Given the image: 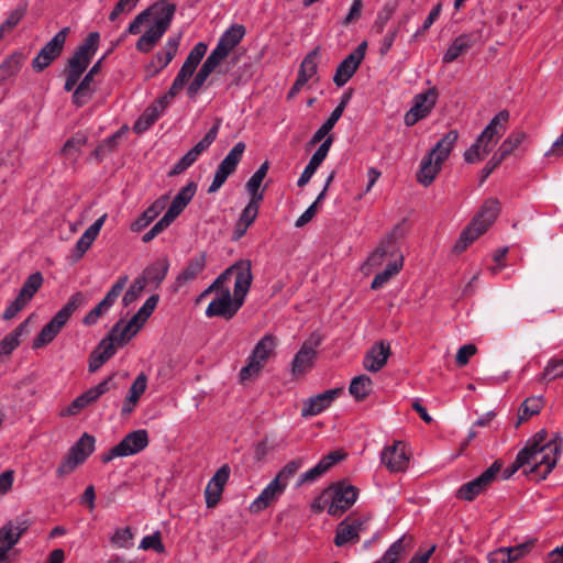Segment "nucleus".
<instances>
[{"mask_svg":"<svg viewBox=\"0 0 563 563\" xmlns=\"http://www.w3.org/2000/svg\"><path fill=\"white\" fill-rule=\"evenodd\" d=\"M521 450H526L527 456L533 461V465L526 470L525 474L543 481L553 471L562 454L563 439L556 432L548 440V432L542 429L530 438Z\"/></svg>","mask_w":563,"mask_h":563,"instance_id":"nucleus-1","label":"nucleus"},{"mask_svg":"<svg viewBox=\"0 0 563 563\" xmlns=\"http://www.w3.org/2000/svg\"><path fill=\"white\" fill-rule=\"evenodd\" d=\"M155 9L151 16H153L152 26L137 40L135 48L141 53H148L156 45V43L166 33L172 24L176 12V4L159 0L152 4Z\"/></svg>","mask_w":563,"mask_h":563,"instance_id":"nucleus-2","label":"nucleus"},{"mask_svg":"<svg viewBox=\"0 0 563 563\" xmlns=\"http://www.w3.org/2000/svg\"><path fill=\"white\" fill-rule=\"evenodd\" d=\"M500 211V203L496 198L487 199L472 222L462 231L454 249L457 252L464 251L468 244L487 231Z\"/></svg>","mask_w":563,"mask_h":563,"instance_id":"nucleus-3","label":"nucleus"},{"mask_svg":"<svg viewBox=\"0 0 563 563\" xmlns=\"http://www.w3.org/2000/svg\"><path fill=\"white\" fill-rule=\"evenodd\" d=\"M244 287V280L240 278L234 285L233 297L229 288L219 289L216 298L207 307L206 316L208 318L232 319L244 303L246 297Z\"/></svg>","mask_w":563,"mask_h":563,"instance_id":"nucleus-4","label":"nucleus"},{"mask_svg":"<svg viewBox=\"0 0 563 563\" xmlns=\"http://www.w3.org/2000/svg\"><path fill=\"white\" fill-rule=\"evenodd\" d=\"M276 347L277 339L275 335L266 333L262 336L249 355L246 364L240 369L241 380L245 382L257 376L274 354Z\"/></svg>","mask_w":563,"mask_h":563,"instance_id":"nucleus-5","label":"nucleus"},{"mask_svg":"<svg viewBox=\"0 0 563 563\" xmlns=\"http://www.w3.org/2000/svg\"><path fill=\"white\" fill-rule=\"evenodd\" d=\"M150 443L145 429L129 432L117 445L100 455L102 463L107 464L117 457L135 455L143 451Z\"/></svg>","mask_w":563,"mask_h":563,"instance_id":"nucleus-6","label":"nucleus"},{"mask_svg":"<svg viewBox=\"0 0 563 563\" xmlns=\"http://www.w3.org/2000/svg\"><path fill=\"white\" fill-rule=\"evenodd\" d=\"M503 463L500 460H496L487 470H485L476 478L463 484L456 490V498L461 500L472 501L479 494L485 492L489 485L497 478L500 472Z\"/></svg>","mask_w":563,"mask_h":563,"instance_id":"nucleus-7","label":"nucleus"},{"mask_svg":"<svg viewBox=\"0 0 563 563\" xmlns=\"http://www.w3.org/2000/svg\"><path fill=\"white\" fill-rule=\"evenodd\" d=\"M369 520L368 516H347L336 527L334 544L336 547H344L349 543H357L360 534L368 529Z\"/></svg>","mask_w":563,"mask_h":563,"instance_id":"nucleus-8","label":"nucleus"},{"mask_svg":"<svg viewBox=\"0 0 563 563\" xmlns=\"http://www.w3.org/2000/svg\"><path fill=\"white\" fill-rule=\"evenodd\" d=\"M245 143L238 142L218 165L212 183L210 184L207 192H217L227 181L228 177L233 174L242 159L245 151Z\"/></svg>","mask_w":563,"mask_h":563,"instance_id":"nucleus-9","label":"nucleus"},{"mask_svg":"<svg viewBox=\"0 0 563 563\" xmlns=\"http://www.w3.org/2000/svg\"><path fill=\"white\" fill-rule=\"evenodd\" d=\"M120 325L114 324L106 338H103L98 345L92 350L88 360V371L96 373L107 361H109L117 352L118 338Z\"/></svg>","mask_w":563,"mask_h":563,"instance_id":"nucleus-10","label":"nucleus"},{"mask_svg":"<svg viewBox=\"0 0 563 563\" xmlns=\"http://www.w3.org/2000/svg\"><path fill=\"white\" fill-rule=\"evenodd\" d=\"M128 279L129 278L126 275L118 278V280L110 287L104 298L82 318L81 322L84 325H95L98 322L99 318L106 314L111 309V307L119 298L121 291L125 287Z\"/></svg>","mask_w":563,"mask_h":563,"instance_id":"nucleus-11","label":"nucleus"},{"mask_svg":"<svg viewBox=\"0 0 563 563\" xmlns=\"http://www.w3.org/2000/svg\"><path fill=\"white\" fill-rule=\"evenodd\" d=\"M367 43L363 41L338 66L333 82L338 87L344 86L356 73L366 54Z\"/></svg>","mask_w":563,"mask_h":563,"instance_id":"nucleus-12","label":"nucleus"},{"mask_svg":"<svg viewBox=\"0 0 563 563\" xmlns=\"http://www.w3.org/2000/svg\"><path fill=\"white\" fill-rule=\"evenodd\" d=\"M332 501L328 508V514L333 517H339L351 508L357 499L358 490L355 486L338 483L333 487Z\"/></svg>","mask_w":563,"mask_h":563,"instance_id":"nucleus-13","label":"nucleus"},{"mask_svg":"<svg viewBox=\"0 0 563 563\" xmlns=\"http://www.w3.org/2000/svg\"><path fill=\"white\" fill-rule=\"evenodd\" d=\"M342 393L341 388H332L309 397L303 401L301 417H314L328 409Z\"/></svg>","mask_w":563,"mask_h":563,"instance_id":"nucleus-14","label":"nucleus"},{"mask_svg":"<svg viewBox=\"0 0 563 563\" xmlns=\"http://www.w3.org/2000/svg\"><path fill=\"white\" fill-rule=\"evenodd\" d=\"M180 40V33L168 37L163 49L156 54L155 60H152V63L146 68L148 77L156 76L163 68H165L173 60L178 51Z\"/></svg>","mask_w":563,"mask_h":563,"instance_id":"nucleus-15","label":"nucleus"},{"mask_svg":"<svg viewBox=\"0 0 563 563\" xmlns=\"http://www.w3.org/2000/svg\"><path fill=\"white\" fill-rule=\"evenodd\" d=\"M401 224H397L393 231L380 242L379 246L368 256L367 263L372 266L380 265L387 255L394 256L399 253L396 240L404 235Z\"/></svg>","mask_w":563,"mask_h":563,"instance_id":"nucleus-16","label":"nucleus"},{"mask_svg":"<svg viewBox=\"0 0 563 563\" xmlns=\"http://www.w3.org/2000/svg\"><path fill=\"white\" fill-rule=\"evenodd\" d=\"M479 41L478 32L463 33L455 37L442 56L444 64L456 60L461 55L467 53Z\"/></svg>","mask_w":563,"mask_h":563,"instance_id":"nucleus-17","label":"nucleus"},{"mask_svg":"<svg viewBox=\"0 0 563 563\" xmlns=\"http://www.w3.org/2000/svg\"><path fill=\"white\" fill-rule=\"evenodd\" d=\"M169 269V262L167 257H162L154 261L152 264L146 266L142 274L137 276L136 282L142 283V288L153 285L154 288H158L163 280L166 278Z\"/></svg>","mask_w":563,"mask_h":563,"instance_id":"nucleus-18","label":"nucleus"},{"mask_svg":"<svg viewBox=\"0 0 563 563\" xmlns=\"http://www.w3.org/2000/svg\"><path fill=\"white\" fill-rule=\"evenodd\" d=\"M234 274L235 275V282L234 285L238 283L240 278L244 280L245 285V295H247L250 287L252 285L253 275H252V263L250 260H239L233 265L228 267L223 273H221L213 284L218 288H222L220 285L227 280L228 276Z\"/></svg>","mask_w":563,"mask_h":563,"instance_id":"nucleus-19","label":"nucleus"},{"mask_svg":"<svg viewBox=\"0 0 563 563\" xmlns=\"http://www.w3.org/2000/svg\"><path fill=\"white\" fill-rule=\"evenodd\" d=\"M380 461L390 472L397 473L404 472L407 468L409 457L405 452L402 443L395 442L391 446L383 450Z\"/></svg>","mask_w":563,"mask_h":563,"instance_id":"nucleus-20","label":"nucleus"},{"mask_svg":"<svg viewBox=\"0 0 563 563\" xmlns=\"http://www.w3.org/2000/svg\"><path fill=\"white\" fill-rule=\"evenodd\" d=\"M390 354V345L386 341L375 343L365 354L363 366L366 371L376 373L387 363Z\"/></svg>","mask_w":563,"mask_h":563,"instance_id":"nucleus-21","label":"nucleus"},{"mask_svg":"<svg viewBox=\"0 0 563 563\" xmlns=\"http://www.w3.org/2000/svg\"><path fill=\"white\" fill-rule=\"evenodd\" d=\"M332 143H333V136L330 135L317 148V151L311 156L309 163L305 167L303 172L301 173V175L297 181L298 187H303L309 183V180L311 179V177L313 176V174L316 173L318 167L322 164V162L328 156V153L330 151Z\"/></svg>","mask_w":563,"mask_h":563,"instance_id":"nucleus-22","label":"nucleus"},{"mask_svg":"<svg viewBox=\"0 0 563 563\" xmlns=\"http://www.w3.org/2000/svg\"><path fill=\"white\" fill-rule=\"evenodd\" d=\"M107 219V214H102L91 225H89L81 236L76 242L71 256L74 261L80 260L85 253L90 249L96 238L99 235V232Z\"/></svg>","mask_w":563,"mask_h":563,"instance_id":"nucleus-23","label":"nucleus"},{"mask_svg":"<svg viewBox=\"0 0 563 563\" xmlns=\"http://www.w3.org/2000/svg\"><path fill=\"white\" fill-rule=\"evenodd\" d=\"M316 357L317 351L314 347L303 343L290 363L291 375L299 377L306 374L313 366Z\"/></svg>","mask_w":563,"mask_h":563,"instance_id":"nucleus-24","label":"nucleus"},{"mask_svg":"<svg viewBox=\"0 0 563 563\" xmlns=\"http://www.w3.org/2000/svg\"><path fill=\"white\" fill-rule=\"evenodd\" d=\"M285 489L286 484H280L276 478H274L251 503L250 511L256 514L266 509L272 501L276 500L285 492Z\"/></svg>","mask_w":563,"mask_h":563,"instance_id":"nucleus-25","label":"nucleus"},{"mask_svg":"<svg viewBox=\"0 0 563 563\" xmlns=\"http://www.w3.org/2000/svg\"><path fill=\"white\" fill-rule=\"evenodd\" d=\"M197 184L192 180L189 181L186 186H184L174 197L170 206L165 212L167 217L175 221V219L184 211V209L191 201L197 191Z\"/></svg>","mask_w":563,"mask_h":563,"instance_id":"nucleus-26","label":"nucleus"},{"mask_svg":"<svg viewBox=\"0 0 563 563\" xmlns=\"http://www.w3.org/2000/svg\"><path fill=\"white\" fill-rule=\"evenodd\" d=\"M350 100V95L344 93L341 98L340 103L334 108L330 117L323 122V124L314 132L310 140L311 145H316L321 142L323 139L325 140L327 135L334 128L339 119L342 117V113Z\"/></svg>","mask_w":563,"mask_h":563,"instance_id":"nucleus-27","label":"nucleus"},{"mask_svg":"<svg viewBox=\"0 0 563 563\" xmlns=\"http://www.w3.org/2000/svg\"><path fill=\"white\" fill-rule=\"evenodd\" d=\"M167 197L163 196L156 199L150 207H147L135 221L131 223V231L140 232L148 227L165 209Z\"/></svg>","mask_w":563,"mask_h":563,"instance_id":"nucleus-28","label":"nucleus"},{"mask_svg":"<svg viewBox=\"0 0 563 563\" xmlns=\"http://www.w3.org/2000/svg\"><path fill=\"white\" fill-rule=\"evenodd\" d=\"M65 323L54 314L53 318L42 328L37 336L33 340L32 347L41 349L49 344L62 331Z\"/></svg>","mask_w":563,"mask_h":563,"instance_id":"nucleus-29","label":"nucleus"},{"mask_svg":"<svg viewBox=\"0 0 563 563\" xmlns=\"http://www.w3.org/2000/svg\"><path fill=\"white\" fill-rule=\"evenodd\" d=\"M457 139L459 132L456 130H450L437 142L428 154L435 157L438 162L444 163L455 147Z\"/></svg>","mask_w":563,"mask_h":563,"instance_id":"nucleus-30","label":"nucleus"},{"mask_svg":"<svg viewBox=\"0 0 563 563\" xmlns=\"http://www.w3.org/2000/svg\"><path fill=\"white\" fill-rule=\"evenodd\" d=\"M26 529V521H21L19 525H14L12 521L7 522L0 529V545L9 551L19 542L21 536Z\"/></svg>","mask_w":563,"mask_h":563,"instance_id":"nucleus-31","label":"nucleus"},{"mask_svg":"<svg viewBox=\"0 0 563 563\" xmlns=\"http://www.w3.org/2000/svg\"><path fill=\"white\" fill-rule=\"evenodd\" d=\"M206 267V255L200 253L191 257L187 266L178 274L176 283L179 287L184 286L188 282L196 279Z\"/></svg>","mask_w":563,"mask_h":563,"instance_id":"nucleus-32","label":"nucleus"},{"mask_svg":"<svg viewBox=\"0 0 563 563\" xmlns=\"http://www.w3.org/2000/svg\"><path fill=\"white\" fill-rule=\"evenodd\" d=\"M208 46L205 42H198L189 52L186 60L180 67L178 74L185 77L187 80L194 75L197 66L206 55Z\"/></svg>","mask_w":563,"mask_h":563,"instance_id":"nucleus-33","label":"nucleus"},{"mask_svg":"<svg viewBox=\"0 0 563 563\" xmlns=\"http://www.w3.org/2000/svg\"><path fill=\"white\" fill-rule=\"evenodd\" d=\"M442 164L443 163L438 162L435 157L427 154L421 159L420 167L417 173V180L426 187L431 185L435 176L441 170Z\"/></svg>","mask_w":563,"mask_h":563,"instance_id":"nucleus-34","label":"nucleus"},{"mask_svg":"<svg viewBox=\"0 0 563 563\" xmlns=\"http://www.w3.org/2000/svg\"><path fill=\"white\" fill-rule=\"evenodd\" d=\"M145 321L137 313H135L126 323L123 320H119L115 324L120 325L119 332H117L118 345L124 346L143 327Z\"/></svg>","mask_w":563,"mask_h":563,"instance_id":"nucleus-35","label":"nucleus"},{"mask_svg":"<svg viewBox=\"0 0 563 563\" xmlns=\"http://www.w3.org/2000/svg\"><path fill=\"white\" fill-rule=\"evenodd\" d=\"M438 99V90L435 87L428 89L424 92L418 93L413 98L412 109L421 114L423 118L428 117L429 113L435 106Z\"/></svg>","mask_w":563,"mask_h":563,"instance_id":"nucleus-36","label":"nucleus"},{"mask_svg":"<svg viewBox=\"0 0 563 563\" xmlns=\"http://www.w3.org/2000/svg\"><path fill=\"white\" fill-rule=\"evenodd\" d=\"M320 55V47H314L311 52H309L305 58L302 59L298 74H297V80L302 81L305 84L308 82L309 79H311L318 70V63L317 59Z\"/></svg>","mask_w":563,"mask_h":563,"instance_id":"nucleus-37","label":"nucleus"},{"mask_svg":"<svg viewBox=\"0 0 563 563\" xmlns=\"http://www.w3.org/2000/svg\"><path fill=\"white\" fill-rule=\"evenodd\" d=\"M29 319L21 322L11 333L0 341V356L10 355L19 345L20 336L29 330Z\"/></svg>","mask_w":563,"mask_h":563,"instance_id":"nucleus-38","label":"nucleus"},{"mask_svg":"<svg viewBox=\"0 0 563 563\" xmlns=\"http://www.w3.org/2000/svg\"><path fill=\"white\" fill-rule=\"evenodd\" d=\"M96 439L89 433H84L69 449V453L84 463L95 451Z\"/></svg>","mask_w":563,"mask_h":563,"instance_id":"nucleus-39","label":"nucleus"},{"mask_svg":"<svg viewBox=\"0 0 563 563\" xmlns=\"http://www.w3.org/2000/svg\"><path fill=\"white\" fill-rule=\"evenodd\" d=\"M69 32L70 29L68 26L63 27L40 51L44 52V54L47 56H52L53 60L57 59L63 53Z\"/></svg>","mask_w":563,"mask_h":563,"instance_id":"nucleus-40","label":"nucleus"},{"mask_svg":"<svg viewBox=\"0 0 563 563\" xmlns=\"http://www.w3.org/2000/svg\"><path fill=\"white\" fill-rule=\"evenodd\" d=\"M87 302L86 296L81 291L73 294L67 302L55 313L65 324L71 318L75 311Z\"/></svg>","mask_w":563,"mask_h":563,"instance_id":"nucleus-41","label":"nucleus"},{"mask_svg":"<svg viewBox=\"0 0 563 563\" xmlns=\"http://www.w3.org/2000/svg\"><path fill=\"white\" fill-rule=\"evenodd\" d=\"M402 263L404 257L401 254H398V257L393 263H389L383 272L374 277L371 288L374 290L382 288L393 276L400 272Z\"/></svg>","mask_w":563,"mask_h":563,"instance_id":"nucleus-42","label":"nucleus"},{"mask_svg":"<svg viewBox=\"0 0 563 563\" xmlns=\"http://www.w3.org/2000/svg\"><path fill=\"white\" fill-rule=\"evenodd\" d=\"M100 34L99 32H90L82 43H80L75 49L74 54L89 60L91 63L95 54L99 48Z\"/></svg>","mask_w":563,"mask_h":563,"instance_id":"nucleus-43","label":"nucleus"},{"mask_svg":"<svg viewBox=\"0 0 563 563\" xmlns=\"http://www.w3.org/2000/svg\"><path fill=\"white\" fill-rule=\"evenodd\" d=\"M24 63V55L20 52H15L5 58L0 64V81H4L8 78L15 76Z\"/></svg>","mask_w":563,"mask_h":563,"instance_id":"nucleus-44","label":"nucleus"},{"mask_svg":"<svg viewBox=\"0 0 563 563\" xmlns=\"http://www.w3.org/2000/svg\"><path fill=\"white\" fill-rule=\"evenodd\" d=\"M372 387L373 382L371 377L367 375H358L351 380L349 391L355 400L361 401L371 394Z\"/></svg>","mask_w":563,"mask_h":563,"instance_id":"nucleus-45","label":"nucleus"},{"mask_svg":"<svg viewBox=\"0 0 563 563\" xmlns=\"http://www.w3.org/2000/svg\"><path fill=\"white\" fill-rule=\"evenodd\" d=\"M221 125V119H217L214 124L209 129L205 136L189 150V152L198 159V157L209 148V146L216 141L219 129Z\"/></svg>","mask_w":563,"mask_h":563,"instance_id":"nucleus-46","label":"nucleus"},{"mask_svg":"<svg viewBox=\"0 0 563 563\" xmlns=\"http://www.w3.org/2000/svg\"><path fill=\"white\" fill-rule=\"evenodd\" d=\"M158 119L159 117L157 107H147L134 122L133 131L136 134H142L147 131Z\"/></svg>","mask_w":563,"mask_h":563,"instance_id":"nucleus-47","label":"nucleus"},{"mask_svg":"<svg viewBox=\"0 0 563 563\" xmlns=\"http://www.w3.org/2000/svg\"><path fill=\"white\" fill-rule=\"evenodd\" d=\"M526 133L522 131H515L500 144L496 151L501 158L506 159L519 145L525 141Z\"/></svg>","mask_w":563,"mask_h":563,"instance_id":"nucleus-48","label":"nucleus"},{"mask_svg":"<svg viewBox=\"0 0 563 563\" xmlns=\"http://www.w3.org/2000/svg\"><path fill=\"white\" fill-rule=\"evenodd\" d=\"M245 27L242 24H232L229 29H227L219 40H221L224 44L229 46V48L233 49L236 45L240 44L242 38L245 35Z\"/></svg>","mask_w":563,"mask_h":563,"instance_id":"nucleus-49","label":"nucleus"},{"mask_svg":"<svg viewBox=\"0 0 563 563\" xmlns=\"http://www.w3.org/2000/svg\"><path fill=\"white\" fill-rule=\"evenodd\" d=\"M95 92L96 88L92 87V85L86 84L80 80V82L73 92L71 101L77 108L84 107L91 100Z\"/></svg>","mask_w":563,"mask_h":563,"instance_id":"nucleus-50","label":"nucleus"},{"mask_svg":"<svg viewBox=\"0 0 563 563\" xmlns=\"http://www.w3.org/2000/svg\"><path fill=\"white\" fill-rule=\"evenodd\" d=\"M43 275L40 272L31 274L23 283L20 292L21 297L33 298L37 290L43 285Z\"/></svg>","mask_w":563,"mask_h":563,"instance_id":"nucleus-51","label":"nucleus"},{"mask_svg":"<svg viewBox=\"0 0 563 563\" xmlns=\"http://www.w3.org/2000/svg\"><path fill=\"white\" fill-rule=\"evenodd\" d=\"M303 464L302 457L289 461L275 476L280 484L288 485L289 479L301 468Z\"/></svg>","mask_w":563,"mask_h":563,"instance_id":"nucleus-52","label":"nucleus"},{"mask_svg":"<svg viewBox=\"0 0 563 563\" xmlns=\"http://www.w3.org/2000/svg\"><path fill=\"white\" fill-rule=\"evenodd\" d=\"M527 465H530L531 467L533 465V461L527 456L526 450H520L514 463L509 467L504 470L503 478H510L516 472H518L520 468Z\"/></svg>","mask_w":563,"mask_h":563,"instance_id":"nucleus-53","label":"nucleus"},{"mask_svg":"<svg viewBox=\"0 0 563 563\" xmlns=\"http://www.w3.org/2000/svg\"><path fill=\"white\" fill-rule=\"evenodd\" d=\"M89 64V60L76 54H73V56L68 59L67 67L65 68V74H71L74 76H78L81 78L84 73L87 70Z\"/></svg>","mask_w":563,"mask_h":563,"instance_id":"nucleus-54","label":"nucleus"},{"mask_svg":"<svg viewBox=\"0 0 563 563\" xmlns=\"http://www.w3.org/2000/svg\"><path fill=\"white\" fill-rule=\"evenodd\" d=\"M88 142V136L84 132H77L75 135L69 137L63 148L62 153L64 154H71V153H79L80 148Z\"/></svg>","mask_w":563,"mask_h":563,"instance_id":"nucleus-55","label":"nucleus"},{"mask_svg":"<svg viewBox=\"0 0 563 563\" xmlns=\"http://www.w3.org/2000/svg\"><path fill=\"white\" fill-rule=\"evenodd\" d=\"M140 549H142V550L152 549L157 553H164L165 547L161 539V532L155 531L152 534L145 536L140 543Z\"/></svg>","mask_w":563,"mask_h":563,"instance_id":"nucleus-56","label":"nucleus"},{"mask_svg":"<svg viewBox=\"0 0 563 563\" xmlns=\"http://www.w3.org/2000/svg\"><path fill=\"white\" fill-rule=\"evenodd\" d=\"M542 376L550 380L563 377V358L553 357L549 360L543 369Z\"/></svg>","mask_w":563,"mask_h":563,"instance_id":"nucleus-57","label":"nucleus"},{"mask_svg":"<svg viewBox=\"0 0 563 563\" xmlns=\"http://www.w3.org/2000/svg\"><path fill=\"white\" fill-rule=\"evenodd\" d=\"M223 487L220 485H214L211 481L208 482L205 489V499L208 508H213L220 501V498L223 493Z\"/></svg>","mask_w":563,"mask_h":563,"instance_id":"nucleus-58","label":"nucleus"},{"mask_svg":"<svg viewBox=\"0 0 563 563\" xmlns=\"http://www.w3.org/2000/svg\"><path fill=\"white\" fill-rule=\"evenodd\" d=\"M174 220L167 217L165 213L143 236L142 241L144 243L151 242L154 238H156L159 233H162L165 229H167Z\"/></svg>","mask_w":563,"mask_h":563,"instance_id":"nucleus-59","label":"nucleus"},{"mask_svg":"<svg viewBox=\"0 0 563 563\" xmlns=\"http://www.w3.org/2000/svg\"><path fill=\"white\" fill-rule=\"evenodd\" d=\"M499 131H487V126L482 131V133L477 136V142L483 145V154H488L492 152L494 145L497 142V139L500 137Z\"/></svg>","mask_w":563,"mask_h":563,"instance_id":"nucleus-60","label":"nucleus"},{"mask_svg":"<svg viewBox=\"0 0 563 563\" xmlns=\"http://www.w3.org/2000/svg\"><path fill=\"white\" fill-rule=\"evenodd\" d=\"M499 131H487V126L482 131V133L477 136V142L483 145V154H488L492 152L494 145L497 142V139L500 137Z\"/></svg>","mask_w":563,"mask_h":563,"instance_id":"nucleus-61","label":"nucleus"},{"mask_svg":"<svg viewBox=\"0 0 563 563\" xmlns=\"http://www.w3.org/2000/svg\"><path fill=\"white\" fill-rule=\"evenodd\" d=\"M541 410V400L539 398H529L521 405L519 415L520 421L527 420L530 417L538 415Z\"/></svg>","mask_w":563,"mask_h":563,"instance_id":"nucleus-62","label":"nucleus"},{"mask_svg":"<svg viewBox=\"0 0 563 563\" xmlns=\"http://www.w3.org/2000/svg\"><path fill=\"white\" fill-rule=\"evenodd\" d=\"M133 533L130 527L119 528L115 530L111 541L118 548H129L132 545Z\"/></svg>","mask_w":563,"mask_h":563,"instance_id":"nucleus-63","label":"nucleus"},{"mask_svg":"<svg viewBox=\"0 0 563 563\" xmlns=\"http://www.w3.org/2000/svg\"><path fill=\"white\" fill-rule=\"evenodd\" d=\"M147 386V376L144 373H140L131 385L128 396L131 400H137L144 394Z\"/></svg>","mask_w":563,"mask_h":563,"instance_id":"nucleus-64","label":"nucleus"}]
</instances>
